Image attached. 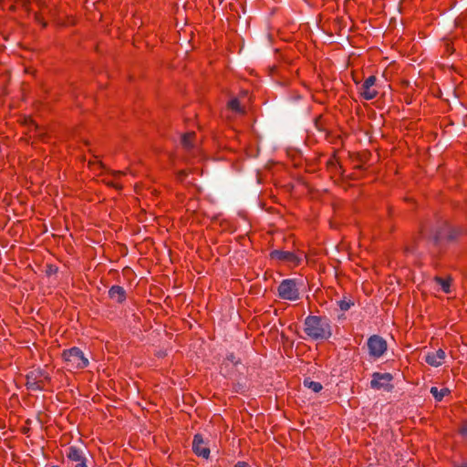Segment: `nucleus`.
<instances>
[{
  "instance_id": "nucleus-1",
  "label": "nucleus",
  "mask_w": 467,
  "mask_h": 467,
  "mask_svg": "<svg viewBox=\"0 0 467 467\" xmlns=\"http://www.w3.org/2000/svg\"><path fill=\"white\" fill-rule=\"evenodd\" d=\"M304 326L306 334L315 340L327 339L332 335L330 322L326 317L308 316L305 319Z\"/></svg>"
},
{
  "instance_id": "nucleus-2",
  "label": "nucleus",
  "mask_w": 467,
  "mask_h": 467,
  "mask_svg": "<svg viewBox=\"0 0 467 467\" xmlns=\"http://www.w3.org/2000/svg\"><path fill=\"white\" fill-rule=\"evenodd\" d=\"M62 358L68 370L83 369L89 364L88 358L77 347L64 350Z\"/></svg>"
},
{
  "instance_id": "nucleus-3",
  "label": "nucleus",
  "mask_w": 467,
  "mask_h": 467,
  "mask_svg": "<svg viewBox=\"0 0 467 467\" xmlns=\"http://www.w3.org/2000/svg\"><path fill=\"white\" fill-rule=\"evenodd\" d=\"M278 296L283 300L296 301L299 299V283L296 279H284L277 288Z\"/></svg>"
},
{
  "instance_id": "nucleus-4",
  "label": "nucleus",
  "mask_w": 467,
  "mask_h": 467,
  "mask_svg": "<svg viewBox=\"0 0 467 467\" xmlns=\"http://www.w3.org/2000/svg\"><path fill=\"white\" fill-rule=\"evenodd\" d=\"M270 257L273 260L286 263L292 266H297L303 262L304 258H306V254L302 251L295 253L290 251L274 250L270 253Z\"/></svg>"
},
{
  "instance_id": "nucleus-5",
  "label": "nucleus",
  "mask_w": 467,
  "mask_h": 467,
  "mask_svg": "<svg viewBox=\"0 0 467 467\" xmlns=\"http://www.w3.org/2000/svg\"><path fill=\"white\" fill-rule=\"evenodd\" d=\"M50 380L49 374L40 368H35L26 375V387L32 390H42L46 382Z\"/></svg>"
},
{
  "instance_id": "nucleus-6",
  "label": "nucleus",
  "mask_w": 467,
  "mask_h": 467,
  "mask_svg": "<svg viewBox=\"0 0 467 467\" xmlns=\"http://www.w3.org/2000/svg\"><path fill=\"white\" fill-rule=\"evenodd\" d=\"M368 348L369 356L379 358L387 351V342L381 337L373 335L368 339Z\"/></svg>"
},
{
  "instance_id": "nucleus-7",
  "label": "nucleus",
  "mask_w": 467,
  "mask_h": 467,
  "mask_svg": "<svg viewBox=\"0 0 467 467\" xmlns=\"http://www.w3.org/2000/svg\"><path fill=\"white\" fill-rule=\"evenodd\" d=\"M66 456L71 463V467H88L87 458L83 450L76 446H70L67 450Z\"/></svg>"
},
{
  "instance_id": "nucleus-8",
  "label": "nucleus",
  "mask_w": 467,
  "mask_h": 467,
  "mask_svg": "<svg viewBox=\"0 0 467 467\" xmlns=\"http://www.w3.org/2000/svg\"><path fill=\"white\" fill-rule=\"evenodd\" d=\"M376 77L370 76L365 79L360 87V95L366 100H371L378 95V91L374 88Z\"/></svg>"
},
{
  "instance_id": "nucleus-9",
  "label": "nucleus",
  "mask_w": 467,
  "mask_h": 467,
  "mask_svg": "<svg viewBox=\"0 0 467 467\" xmlns=\"http://www.w3.org/2000/svg\"><path fill=\"white\" fill-rule=\"evenodd\" d=\"M391 380L392 376L389 373L375 372L372 375L370 386L372 389H386L389 385Z\"/></svg>"
},
{
  "instance_id": "nucleus-10",
  "label": "nucleus",
  "mask_w": 467,
  "mask_h": 467,
  "mask_svg": "<svg viewBox=\"0 0 467 467\" xmlns=\"http://www.w3.org/2000/svg\"><path fill=\"white\" fill-rule=\"evenodd\" d=\"M192 450L196 455L205 459L210 455V450L200 434H196L193 438Z\"/></svg>"
},
{
  "instance_id": "nucleus-11",
  "label": "nucleus",
  "mask_w": 467,
  "mask_h": 467,
  "mask_svg": "<svg viewBox=\"0 0 467 467\" xmlns=\"http://www.w3.org/2000/svg\"><path fill=\"white\" fill-rule=\"evenodd\" d=\"M445 357V352L442 349H438L435 352L428 353L425 361L430 366L440 367L443 364Z\"/></svg>"
},
{
  "instance_id": "nucleus-12",
  "label": "nucleus",
  "mask_w": 467,
  "mask_h": 467,
  "mask_svg": "<svg viewBox=\"0 0 467 467\" xmlns=\"http://www.w3.org/2000/svg\"><path fill=\"white\" fill-rule=\"evenodd\" d=\"M109 297L116 302L121 303L126 298V292L123 287L119 285H113L109 291Z\"/></svg>"
},
{
  "instance_id": "nucleus-13",
  "label": "nucleus",
  "mask_w": 467,
  "mask_h": 467,
  "mask_svg": "<svg viewBox=\"0 0 467 467\" xmlns=\"http://www.w3.org/2000/svg\"><path fill=\"white\" fill-rule=\"evenodd\" d=\"M460 234L459 230L451 229L449 224H445V230L442 232H440L436 234L435 239H442V238H448V239H453Z\"/></svg>"
},
{
  "instance_id": "nucleus-14",
  "label": "nucleus",
  "mask_w": 467,
  "mask_h": 467,
  "mask_svg": "<svg viewBox=\"0 0 467 467\" xmlns=\"http://www.w3.org/2000/svg\"><path fill=\"white\" fill-rule=\"evenodd\" d=\"M449 392V389L446 388L441 389H439L437 387L431 388V393L437 401H441L443 399V397H445Z\"/></svg>"
},
{
  "instance_id": "nucleus-15",
  "label": "nucleus",
  "mask_w": 467,
  "mask_h": 467,
  "mask_svg": "<svg viewBox=\"0 0 467 467\" xmlns=\"http://www.w3.org/2000/svg\"><path fill=\"white\" fill-rule=\"evenodd\" d=\"M304 385L315 393L319 392L323 389L321 383L310 379H305Z\"/></svg>"
},
{
  "instance_id": "nucleus-16",
  "label": "nucleus",
  "mask_w": 467,
  "mask_h": 467,
  "mask_svg": "<svg viewBox=\"0 0 467 467\" xmlns=\"http://www.w3.org/2000/svg\"><path fill=\"white\" fill-rule=\"evenodd\" d=\"M194 137V132H188L182 135V144L185 149H191L192 147V138Z\"/></svg>"
},
{
  "instance_id": "nucleus-17",
  "label": "nucleus",
  "mask_w": 467,
  "mask_h": 467,
  "mask_svg": "<svg viewBox=\"0 0 467 467\" xmlns=\"http://www.w3.org/2000/svg\"><path fill=\"white\" fill-rule=\"evenodd\" d=\"M435 281L438 285H441V288L444 293L450 292L451 281L449 279H442L441 277H436Z\"/></svg>"
},
{
  "instance_id": "nucleus-18",
  "label": "nucleus",
  "mask_w": 467,
  "mask_h": 467,
  "mask_svg": "<svg viewBox=\"0 0 467 467\" xmlns=\"http://www.w3.org/2000/svg\"><path fill=\"white\" fill-rule=\"evenodd\" d=\"M353 305V301L346 297L337 302V306L342 311H348Z\"/></svg>"
},
{
  "instance_id": "nucleus-19",
  "label": "nucleus",
  "mask_w": 467,
  "mask_h": 467,
  "mask_svg": "<svg viewBox=\"0 0 467 467\" xmlns=\"http://www.w3.org/2000/svg\"><path fill=\"white\" fill-rule=\"evenodd\" d=\"M228 107L234 112L243 113L244 110L240 106V102L237 99H233L229 101Z\"/></svg>"
},
{
  "instance_id": "nucleus-20",
  "label": "nucleus",
  "mask_w": 467,
  "mask_h": 467,
  "mask_svg": "<svg viewBox=\"0 0 467 467\" xmlns=\"http://www.w3.org/2000/svg\"><path fill=\"white\" fill-rule=\"evenodd\" d=\"M461 433L463 435V436H467V422H465L462 429H461Z\"/></svg>"
},
{
  "instance_id": "nucleus-21",
  "label": "nucleus",
  "mask_w": 467,
  "mask_h": 467,
  "mask_svg": "<svg viewBox=\"0 0 467 467\" xmlns=\"http://www.w3.org/2000/svg\"><path fill=\"white\" fill-rule=\"evenodd\" d=\"M235 467H250L247 462H238L235 464Z\"/></svg>"
},
{
  "instance_id": "nucleus-22",
  "label": "nucleus",
  "mask_w": 467,
  "mask_h": 467,
  "mask_svg": "<svg viewBox=\"0 0 467 467\" xmlns=\"http://www.w3.org/2000/svg\"><path fill=\"white\" fill-rule=\"evenodd\" d=\"M112 186L118 189L121 188V184L119 182H112Z\"/></svg>"
},
{
  "instance_id": "nucleus-23",
  "label": "nucleus",
  "mask_w": 467,
  "mask_h": 467,
  "mask_svg": "<svg viewBox=\"0 0 467 467\" xmlns=\"http://www.w3.org/2000/svg\"><path fill=\"white\" fill-rule=\"evenodd\" d=\"M184 175H185V172H184V171H181V172L179 173V175H178V178H179L181 181H182V180H183Z\"/></svg>"
},
{
  "instance_id": "nucleus-24",
  "label": "nucleus",
  "mask_w": 467,
  "mask_h": 467,
  "mask_svg": "<svg viewBox=\"0 0 467 467\" xmlns=\"http://www.w3.org/2000/svg\"><path fill=\"white\" fill-rule=\"evenodd\" d=\"M122 174H123V172H122V171H116V172H115L116 177H117V176H120V175H122Z\"/></svg>"
},
{
  "instance_id": "nucleus-25",
  "label": "nucleus",
  "mask_w": 467,
  "mask_h": 467,
  "mask_svg": "<svg viewBox=\"0 0 467 467\" xmlns=\"http://www.w3.org/2000/svg\"><path fill=\"white\" fill-rule=\"evenodd\" d=\"M229 359L231 360V362L234 363V356L233 355L230 356Z\"/></svg>"
},
{
  "instance_id": "nucleus-26",
  "label": "nucleus",
  "mask_w": 467,
  "mask_h": 467,
  "mask_svg": "<svg viewBox=\"0 0 467 467\" xmlns=\"http://www.w3.org/2000/svg\"><path fill=\"white\" fill-rule=\"evenodd\" d=\"M460 467H467V464L466 463L462 464Z\"/></svg>"
}]
</instances>
